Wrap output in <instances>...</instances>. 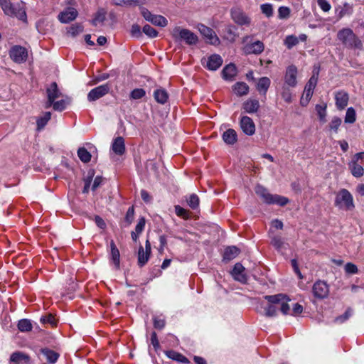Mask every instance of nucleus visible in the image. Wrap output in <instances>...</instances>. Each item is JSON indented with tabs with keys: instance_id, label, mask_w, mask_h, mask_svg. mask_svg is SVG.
<instances>
[{
	"instance_id": "a19ab883",
	"label": "nucleus",
	"mask_w": 364,
	"mask_h": 364,
	"mask_svg": "<svg viewBox=\"0 0 364 364\" xmlns=\"http://www.w3.org/2000/svg\"><path fill=\"white\" fill-rule=\"evenodd\" d=\"M18 328L21 332H28L32 330V324L28 319H21L18 321Z\"/></svg>"
},
{
	"instance_id": "e2e57ef3",
	"label": "nucleus",
	"mask_w": 364,
	"mask_h": 364,
	"mask_svg": "<svg viewBox=\"0 0 364 364\" xmlns=\"http://www.w3.org/2000/svg\"><path fill=\"white\" fill-rule=\"evenodd\" d=\"M145 224H146L145 218L144 217H141L139 219L137 224L135 227V231L137 232V233L141 234L144 229Z\"/></svg>"
},
{
	"instance_id": "39448f33",
	"label": "nucleus",
	"mask_w": 364,
	"mask_h": 364,
	"mask_svg": "<svg viewBox=\"0 0 364 364\" xmlns=\"http://www.w3.org/2000/svg\"><path fill=\"white\" fill-rule=\"evenodd\" d=\"M171 35L175 41L183 40L190 46L195 45L198 42V36L194 33L179 26H176L173 29Z\"/></svg>"
},
{
	"instance_id": "9d476101",
	"label": "nucleus",
	"mask_w": 364,
	"mask_h": 364,
	"mask_svg": "<svg viewBox=\"0 0 364 364\" xmlns=\"http://www.w3.org/2000/svg\"><path fill=\"white\" fill-rule=\"evenodd\" d=\"M5 14L12 16V17H16L19 20H21L23 21H26V14L25 9L23 5L19 4H11L10 3L7 6V10H5L4 11Z\"/></svg>"
},
{
	"instance_id": "a878e982",
	"label": "nucleus",
	"mask_w": 364,
	"mask_h": 364,
	"mask_svg": "<svg viewBox=\"0 0 364 364\" xmlns=\"http://www.w3.org/2000/svg\"><path fill=\"white\" fill-rule=\"evenodd\" d=\"M223 141L228 145H233L237 141V134L233 129H228L223 134Z\"/></svg>"
},
{
	"instance_id": "e433bc0d",
	"label": "nucleus",
	"mask_w": 364,
	"mask_h": 364,
	"mask_svg": "<svg viewBox=\"0 0 364 364\" xmlns=\"http://www.w3.org/2000/svg\"><path fill=\"white\" fill-rule=\"evenodd\" d=\"M349 166L353 176L359 178L363 176L364 168L361 165L358 164L356 161H352L349 164Z\"/></svg>"
},
{
	"instance_id": "6ab92c4d",
	"label": "nucleus",
	"mask_w": 364,
	"mask_h": 364,
	"mask_svg": "<svg viewBox=\"0 0 364 364\" xmlns=\"http://www.w3.org/2000/svg\"><path fill=\"white\" fill-rule=\"evenodd\" d=\"M77 11L74 8H68L65 11L60 12L58 15V19L61 23H68L76 18Z\"/></svg>"
},
{
	"instance_id": "c9c22d12",
	"label": "nucleus",
	"mask_w": 364,
	"mask_h": 364,
	"mask_svg": "<svg viewBox=\"0 0 364 364\" xmlns=\"http://www.w3.org/2000/svg\"><path fill=\"white\" fill-rule=\"evenodd\" d=\"M271 245L277 250L281 251L284 245V239L279 235H271Z\"/></svg>"
},
{
	"instance_id": "ea45409f",
	"label": "nucleus",
	"mask_w": 364,
	"mask_h": 364,
	"mask_svg": "<svg viewBox=\"0 0 364 364\" xmlns=\"http://www.w3.org/2000/svg\"><path fill=\"white\" fill-rule=\"evenodd\" d=\"M106 14L107 12L104 9H98L92 21V23L94 26H97V23L103 22L106 18Z\"/></svg>"
},
{
	"instance_id": "c756f323",
	"label": "nucleus",
	"mask_w": 364,
	"mask_h": 364,
	"mask_svg": "<svg viewBox=\"0 0 364 364\" xmlns=\"http://www.w3.org/2000/svg\"><path fill=\"white\" fill-rule=\"evenodd\" d=\"M240 253V250L235 246H230L225 248L223 253V260L230 261L235 258Z\"/></svg>"
},
{
	"instance_id": "f257e3e1",
	"label": "nucleus",
	"mask_w": 364,
	"mask_h": 364,
	"mask_svg": "<svg viewBox=\"0 0 364 364\" xmlns=\"http://www.w3.org/2000/svg\"><path fill=\"white\" fill-rule=\"evenodd\" d=\"M264 298L269 303L267 306L264 309L266 316H276L278 309H279L281 312L284 315L289 314L290 306L288 302L290 301V299L287 297V295L283 294H278L275 295H267L264 296Z\"/></svg>"
},
{
	"instance_id": "ddd939ff",
	"label": "nucleus",
	"mask_w": 364,
	"mask_h": 364,
	"mask_svg": "<svg viewBox=\"0 0 364 364\" xmlns=\"http://www.w3.org/2000/svg\"><path fill=\"white\" fill-rule=\"evenodd\" d=\"M198 31L205 38L208 43L212 45H218L220 43L219 38L217 36L215 32L212 28L203 24H199Z\"/></svg>"
},
{
	"instance_id": "f704fd0d",
	"label": "nucleus",
	"mask_w": 364,
	"mask_h": 364,
	"mask_svg": "<svg viewBox=\"0 0 364 364\" xmlns=\"http://www.w3.org/2000/svg\"><path fill=\"white\" fill-rule=\"evenodd\" d=\"M110 247H111V255H112V259L116 266L117 268H119V262H120V255L119 251L117 249V246L115 245V243L114 241H112L110 243Z\"/></svg>"
},
{
	"instance_id": "603ef678",
	"label": "nucleus",
	"mask_w": 364,
	"mask_h": 364,
	"mask_svg": "<svg viewBox=\"0 0 364 364\" xmlns=\"http://www.w3.org/2000/svg\"><path fill=\"white\" fill-rule=\"evenodd\" d=\"M298 43H299L298 38L296 36H292V35L287 36L284 40V44L289 49L291 48L293 46L298 44Z\"/></svg>"
},
{
	"instance_id": "dca6fc26",
	"label": "nucleus",
	"mask_w": 364,
	"mask_h": 364,
	"mask_svg": "<svg viewBox=\"0 0 364 364\" xmlns=\"http://www.w3.org/2000/svg\"><path fill=\"white\" fill-rule=\"evenodd\" d=\"M203 60L206 61L205 68L209 70H217L223 64V59L220 55L218 54L211 55L207 60L203 59L202 64L204 65Z\"/></svg>"
},
{
	"instance_id": "f03ea898",
	"label": "nucleus",
	"mask_w": 364,
	"mask_h": 364,
	"mask_svg": "<svg viewBox=\"0 0 364 364\" xmlns=\"http://www.w3.org/2000/svg\"><path fill=\"white\" fill-rule=\"evenodd\" d=\"M337 38L348 48L363 49L362 41L353 33V30L349 28L340 30L337 33Z\"/></svg>"
},
{
	"instance_id": "473e14b6",
	"label": "nucleus",
	"mask_w": 364,
	"mask_h": 364,
	"mask_svg": "<svg viewBox=\"0 0 364 364\" xmlns=\"http://www.w3.org/2000/svg\"><path fill=\"white\" fill-rule=\"evenodd\" d=\"M71 102V99L69 97H65V99L58 100V101H53V103L52 104L53 108L55 111L61 112L64 110L68 105H69Z\"/></svg>"
},
{
	"instance_id": "1a4fd4ad",
	"label": "nucleus",
	"mask_w": 364,
	"mask_h": 364,
	"mask_svg": "<svg viewBox=\"0 0 364 364\" xmlns=\"http://www.w3.org/2000/svg\"><path fill=\"white\" fill-rule=\"evenodd\" d=\"M312 293L315 298L324 299L329 294V286L326 282L318 280L313 285Z\"/></svg>"
},
{
	"instance_id": "2eb2a0df",
	"label": "nucleus",
	"mask_w": 364,
	"mask_h": 364,
	"mask_svg": "<svg viewBox=\"0 0 364 364\" xmlns=\"http://www.w3.org/2000/svg\"><path fill=\"white\" fill-rule=\"evenodd\" d=\"M240 128L242 132L248 136H252L255 132V125L253 120L247 117L243 116L240 121Z\"/></svg>"
},
{
	"instance_id": "6e6d98bb",
	"label": "nucleus",
	"mask_w": 364,
	"mask_h": 364,
	"mask_svg": "<svg viewBox=\"0 0 364 364\" xmlns=\"http://www.w3.org/2000/svg\"><path fill=\"white\" fill-rule=\"evenodd\" d=\"M317 82H318V76L313 75L309 80L308 82L306 84L304 88L314 91L316 86Z\"/></svg>"
},
{
	"instance_id": "b1692460",
	"label": "nucleus",
	"mask_w": 364,
	"mask_h": 364,
	"mask_svg": "<svg viewBox=\"0 0 364 364\" xmlns=\"http://www.w3.org/2000/svg\"><path fill=\"white\" fill-rule=\"evenodd\" d=\"M10 361L15 364H20L22 363L28 364L30 363V357L24 353L16 351L11 355Z\"/></svg>"
},
{
	"instance_id": "a211bd4d",
	"label": "nucleus",
	"mask_w": 364,
	"mask_h": 364,
	"mask_svg": "<svg viewBox=\"0 0 364 364\" xmlns=\"http://www.w3.org/2000/svg\"><path fill=\"white\" fill-rule=\"evenodd\" d=\"M245 270V267L240 263H236L231 273L235 280L245 284L247 281V277L244 273Z\"/></svg>"
},
{
	"instance_id": "4c0bfd02",
	"label": "nucleus",
	"mask_w": 364,
	"mask_h": 364,
	"mask_svg": "<svg viewBox=\"0 0 364 364\" xmlns=\"http://www.w3.org/2000/svg\"><path fill=\"white\" fill-rule=\"evenodd\" d=\"M116 6H132L143 4V0H112Z\"/></svg>"
},
{
	"instance_id": "0e129e2a",
	"label": "nucleus",
	"mask_w": 364,
	"mask_h": 364,
	"mask_svg": "<svg viewBox=\"0 0 364 364\" xmlns=\"http://www.w3.org/2000/svg\"><path fill=\"white\" fill-rule=\"evenodd\" d=\"M151 343L152 346H154V350L156 351H158L159 349L160 348V344H159V340L157 338L156 333L155 331L152 332V333H151Z\"/></svg>"
},
{
	"instance_id": "f3484780",
	"label": "nucleus",
	"mask_w": 364,
	"mask_h": 364,
	"mask_svg": "<svg viewBox=\"0 0 364 364\" xmlns=\"http://www.w3.org/2000/svg\"><path fill=\"white\" fill-rule=\"evenodd\" d=\"M297 68L295 65H289L287 67L284 81L285 84L290 87H295L297 84L296 81Z\"/></svg>"
},
{
	"instance_id": "72a5a7b5",
	"label": "nucleus",
	"mask_w": 364,
	"mask_h": 364,
	"mask_svg": "<svg viewBox=\"0 0 364 364\" xmlns=\"http://www.w3.org/2000/svg\"><path fill=\"white\" fill-rule=\"evenodd\" d=\"M50 118V112H46L43 114V116L38 117L36 119L37 130L41 131V129H43L46 127L47 123L49 122Z\"/></svg>"
},
{
	"instance_id": "4be33fe9",
	"label": "nucleus",
	"mask_w": 364,
	"mask_h": 364,
	"mask_svg": "<svg viewBox=\"0 0 364 364\" xmlns=\"http://www.w3.org/2000/svg\"><path fill=\"white\" fill-rule=\"evenodd\" d=\"M221 75L224 80L232 81L237 75L236 66L232 63L225 65L221 72Z\"/></svg>"
},
{
	"instance_id": "4d7b16f0",
	"label": "nucleus",
	"mask_w": 364,
	"mask_h": 364,
	"mask_svg": "<svg viewBox=\"0 0 364 364\" xmlns=\"http://www.w3.org/2000/svg\"><path fill=\"white\" fill-rule=\"evenodd\" d=\"M352 315V310L351 309L348 308L346 312L335 318V321L338 323H343L346 320H348Z\"/></svg>"
},
{
	"instance_id": "aec40b11",
	"label": "nucleus",
	"mask_w": 364,
	"mask_h": 364,
	"mask_svg": "<svg viewBox=\"0 0 364 364\" xmlns=\"http://www.w3.org/2000/svg\"><path fill=\"white\" fill-rule=\"evenodd\" d=\"M264 49V43L260 41H257L252 43L247 44L244 47V52L246 54H260Z\"/></svg>"
},
{
	"instance_id": "7c9ffc66",
	"label": "nucleus",
	"mask_w": 364,
	"mask_h": 364,
	"mask_svg": "<svg viewBox=\"0 0 364 364\" xmlns=\"http://www.w3.org/2000/svg\"><path fill=\"white\" fill-rule=\"evenodd\" d=\"M165 354L166 355V356L168 358H171L173 360H176V361H178V362H180L182 363H189V360L186 357H185L184 355H183L182 354H181L176 351H174L172 350H166L165 352Z\"/></svg>"
},
{
	"instance_id": "3c124183",
	"label": "nucleus",
	"mask_w": 364,
	"mask_h": 364,
	"mask_svg": "<svg viewBox=\"0 0 364 364\" xmlns=\"http://www.w3.org/2000/svg\"><path fill=\"white\" fill-rule=\"evenodd\" d=\"M282 97L283 100L287 102L290 103L291 102V92L290 89L287 87L286 85H284L282 87V91L281 92Z\"/></svg>"
},
{
	"instance_id": "423d86ee",
	"label": "nucleus",
	"mask_w": 364,
	"mask_h": 364,
	"mask_svg": "<svg viewBox=\"0 0 364 364\" xmlns=\"http://www.w3.org/2000/svg\"><path fill=\"white\" fill-rule=\"evenodd\" d=\"M9 57L16 63H25L28 59V50L21 46H14L9 50Z\"/></svg>"
},
{
	"instance_id": "c03bdc74",
	"label": "nucleus",
	"mask_w": 364,
	"mask_h": 364,
	"mask_svg": "<svg viewBox=\"0 0 364 364\" xmlns=\"http://www.w3.org/2000/svg\"><path fill=\"white\" fill-rule=\"evenodd\" d=\"M356 120V114L355 111L353 107L348 108L346 117H345V122L352 124L354 123Z\"/></svg>"
},
{
	"instance_id": "20e7f679",
	"label": "nucleus",
	"mask_w": 364,
	"mask_h": 364,
	"mask_svg": "<svg viewBox=\"0 0 364 364\" xmlns=\"http://www.w3.org/2000/svg\"><path fill=\"white\" fill-rule=\"evenodd\" d=\"M334 205L340 210H352L355 208L353 196L346 188L341 189L336 193Z\"/></svg>"
},
{
	"instance_id": "bf43d9fd",
	"label": "nucleus",
	"mask_w": 364,
	"mask_h": 364,
	"mask_svg": "<svg viewBox=\"0 0 364 364\" xmlns=\"http://www.w3.org/2000/svg\"><path fill=\"white\" fill-rule=\"evenodd\" d=\"M344 269H345L346 272L348 274H353L358 273V269L357 266L351 262H348L345 265Z\"/></svg>"
},
{
	"instance_id": "6e6552de",
	"label": "nucleus",
	"mask_w": 364,
	"mask_h": 364,
	"mask_svg": "<svg viewBox=\"0 0 364 364\" xmlns=\"http://www.w3.org/2000/svg\"><path fill=\"white\" fill-rule=\"evenodd\" d=\"M141 14L145 20L155 26L165 27L168 24V21L165 17L161 15L153 14L146 8L141 9Z\"/></svg>"
},
{
	"instance_id": "7ed1b4c3",
	"label": "nucleus",
	"mask_w": 364,
	"mask_h": 364,
	"mask_svg": "<svg viewBox=\"0 0 364 364\" xmlns=\"http://www.w3.org/2000/svg\"><path fill=\"white\" fill-rule=\"evenodd\" d=\"M255 191L263 202L267 204H277L280 206H284L289 203L287 198L279 195H272L261 185H257Z\"/></svg>"
},
{
	"instance_id": "680f3d73",
	"label": "nucleus",
	"mask_w": 364,
	"mask_h": 364,
	"mask_svg": "<svg viewBox=\"0 0 364 364\" xmlns=\"http://www.w3.org/2000/svg\"><path fill=\"white\" fill-rule=\"evenodd\" d=\"M317 3L321 9L324 12L329 11L331 8V4L327 0H317Z\"/></svg>"
},
{
	"instance_id": "412c9836",
	"label": "nucleus",
	"mask_w": 364,
	"mask_h": 364,
	"mask_svg": "<svg viewBox=\"0 0 364 364\" xmlns=\"http://www.w3.org/2000/svg\"><path fill=\"white\" fill-rule=\"evenodd\" d=\"M335 99L337 108L341 110L348 105L349 96L346 92L341 90L336 93Z\"/></svg>"
},
{
	"instance_id": "bb28decb",
	"label": "nucleus",
	"mask_w": 364,
	"mask_h": 364,
	"mask_svg": "<svg viewBox=\"0 0 364 364\" xmlns=\"http://www.w3.org/2000/svg\"><path fill=\"white\" fill-rule=\"evenodd\" d=\"M41 353L46 357L47 361L51 364L55 363L60 357L59 353L48 348H41Z\"/></svg>"
},
{
	"instance_id": "cd10ccee",
	"label": "nucleus",
	"mask_w": 364,
	"mask_h": 364,
	"mask_svg": "<svg viewBox=\"0 0 364 364\" xmlns=\"http://www.w3.org/2000/svg\"><path fill=\"white\" fill-rule=\"evenodd\" d=\"M271 81L267 77H262L259 79L257 83V90L261 94L266 95L269 86Z\"/></svg>"
},
{
	"instance_id": "f8f14e48",
	"label": "nucleus",
	"mask_w": 364,
	"mask_h": 364,
	"mask_svg": "<svg viewBox=\"0 0 364 364\" xmlns=\"http://www.w3.org/2000/svg\"><path fill=\"white\" fill-rule=\"evenodd\" d=\"M151 253V246L149 240L147 239L145 242V250L142 245H140L137 255L138 265L141 267H144L149 259Z\"/></svg>"
},
{
	"instance_id": "58836bf2",
	"label": "nucleus",
	"mask_w": 364,
	"mask_h": 364,
	"mask_svg": "<svg viewBox=\"0 0 364 364\" xmlns=\"http://www.w3.org/2000/svg\"><path fill=\"white\" fill-rule=\"evenodd\" d=\"M77 156L83 163H88L91 160L90 153L84 147H80L77 150Z\"/></svg>"
},
{
	"instance_id": "49530a36",
	"label": "nucleus",
	"mask_w": 364,
	"mask_h": 364,
	"mask_svg": "<svg viewBox=\"0 0 364 364\" xmlns=\"http://www.w3.org/2000/svg\"><path fill=\"white\" fill-rule=\"evenodd\" d=\"M174 208H175V213L178 217H181L185 220H187L190 218L189 212L186 209L181 207L178 205H175Z\"/></svg>"
},
{
	"instance_id": "2f4dec72",
	"label": "nucleus",
	"mask_w": 364,
	"mask_h": 364,
	"mask_svg": "<svg viewBox=\"0 0 364 364\" xmlns=\"http://www.w3.org/2000/svg\"><path fill=\"white\" fill-rule=\"evenodd\" d=\"M232 89L235 93L238 96H243L248 93L249 86L243 82H236L233 86Z\"/></svg>"
},
{
	"instance_id": "13d9d810",
	"label": "nucleus",
	"mask_w": 364,
	"mask_h": 364,
	"mask_svg": "<svg viewBox=\"0 0 364 364\" xmlns=\"http://www.w3.org/2000/svg\"><path fill=\"white\" fill-rule=\"evenodd\" d=\"M83 31V27L82 25L80 24H75V25H73L70 28V30H69V33L73 36H77V34L82 33Z\"/></svg>"
},
{
	"instance_id": "393cba45",
	"label": "nucleus",
	"mask_w": 364,
	"mask_h": 364,
	"mask_svg": "<svg viewBox=\"0 0 364 364\" xmlns=\"http://www.w3.org/2000/svg\"><path fill=\"white\" fill-rule=\"evenodd\" d=\"M242 108L247 113H255L259 108V102L257 100L250 99L243 103Z\"/></svg>"
},
{
	"instance_id": "8fccbe9b",
	"label": "nucleus",
	"mask_w": 364,
	"mask_h": 364,
	"mask_svg": "<svg viewBox=\"0 0 364 364\" xmlns=\"http://www.w3.org/2000/svg\"><path fill=\"white\" fill-rule=\"evenodd\" d=\"M134 218V206H131L127 211L124 222L126 223V225L129 226L132 224Z\"/></svg>"
},
{
	"instance_id": "c85d7f7f",
	"label": "nucleus",
	"mask_w": 364,
	"mask_h": 364,
	"mask_svg": "<svg viewBox=\"0 0 364 364\" xmlns=\"http://www.w3.org/2000/svg\"><path fill=\"white\" fill-rule=\"evenodd\" d=\"M154 97L158 103L164 105L168 99V94L165 89L159 88L154 91Z\"/></svg>"
},
{
	"instance_id": "09e8293b",
	"label": "nucleus",
	"mask_w": 364,
	"mask_h": 364,
	"mask_svg": "<svg viewBox=\"0 0 364 364\" xmlns=\"http://www.w3.org/2000/svg\"><path fill=\"white\" fill-rule=\"evenodd\" d=\"M146 95V92L142 88H136L134 89L130 93V98L133 100H139L144 97Z\"/></svg>"
},
{
	"instance_id": "864d4df0",
	"label": "nucleus",
	"mask_w": 364,
	"mask_h": 364,
	"mask_svg": "<svg viewBox=\"0 0 364 364\" xmlns=\"http://www.w3.org/2000/svg\"><path fill=\"white\" fill-rule=\"evenodd\" d=\"M260 8L262 14H264L267 17H270L272 16L273 8L272 4H264L261 5Z\"/></svg>"
},
{
	"instance_id": "a18cd8bd",
	"label": "nucleus",
	"mask_w": 364,
	"mask_h": 364,
	"mask_svg": "<svg viewBox=\"0 0 364 364\" xmlns=\"http://www.w3.org/2000/svg\"><path fill=\"white\" fill-rule=\"evenodd\" d=\"M199 202V198L195 193L191 194L189 196V198L187 199L188 205L193 210L196 209L198 207Z\"/></svg>"
},
{
	"instance_id": "5701e85b",
	"label": "nucleus",
	"mask_w": 364,
	"mask_h": 364,
	"mask_svg": "<svg viewBox=\"0 0 364 364\" xmlns=\"http://www.w3.org/2000/svg\"><path fill=\"white\" fill-rule=\"evenodd\" d=\"M112 149L117 155H123L125 152V144L123 137L115 138L112 144Z\"/></svg>"
},
{
	"instance_id": "79ce46f5",
	"label": "nucleus",
	"mask_w": 364,
	"mask_h": 364,
	"mask_svg": "<svg viewBox=\"0 0 364 364\" xmlns=\"http://www.w3.org/2000/svg\"><path fill=\"white\" fill-rule=\"evenodd\" d=\"M326 108H327L326 104L316 105V111L317 112V114L319 117L320 121L322 122H326Z\"/></svg>"
},
{
	"instance_id": "4468645a",
	"label": "nucleus",
	"mask_w": 364,
	"mask_h": 364,
	"mask_svg": "<svg viewBox=\"0 0 364 364\" xmlns=\"http://www.w3.org/2000/svg\"><path fill=\"white\" fill-rule=\"evenodd\" d=\"M48 101L46 104V108H49L52 106L53 101L61 95V92L58 87V84L53 82L50 84V87L46 89Z\"/></svg>"
},
{
	"instance_id": "5fc2aeb1",
	"label": "nucleus",
	"mask_w": 364,
	"mask_h": 364,
	"mask_svg": "<svg viewBox=\"0 0 364 364\" xmlns=\"http://www.w3.org/2000/svg\"><path fill=\"white\" fill-rule=\"evenodd\" d=\"M154 326L157 329H162L166 325V321L164 318L160 316H154Z\"/></svg>"
},
{
	"instance_id": "338daca9",
	"label": "nucleus",
	"mask_w": 364,
	"mask_h": 364,
	"mask_svg": "<svg viewBox=\"0 0 364 364\" xmlns=\"http://www.w3.org/2000/svg\"><path fill=\"white\" fill-rule=\"evenodd\" d=\"M290 10L288 7L282 6L279 9V18H284L289 16Z\"/></svg>"
},
{
	"instance_id": "0eeeda50",
	"label": "nucleus",
	"mask_w": 364,
	"mask_h": 364,
	"mask_svg": "<svg viewBox=\"0 0 364 364\" xmlns=\"http://www.w3.org/2000/svg\"><path fill=\"white\" fill-rule=\"evenodd\" d=\"M230 16L232 21L238 26H249L251 23V18L240 8H232L230 10Z\"/></svg>"
},
{
	"instance_id": "de8ad7c7",
	"label": "nucleus",
	"mask_w": 364,
	"mask_h": 364,
	"mask_svg": "<svg viewBox=\"0 0 364 364\" xmlns=\"http://www.w3.org/2000/svg\"><path fill=\"white\" fill-rule=\"evenodd\" d=\"M142 31L149 38H155L158 36V31L149 24L144 26Z\"/></svg>"
},
{
	"instance_id": "9b49d317",
	"label": "nucleus",
	"mask_w": 364,
	"mask_h": 364,
	"mask_svg": "<svg viewBox=\"0 0 364 364\" xmlns=\"http://www.w3.org/2000/svg\"><path fill=\"white\" fill-rule=\"evenodd\" d=\"M111 85L106 83L92 89L87 94V100L90 102L96 101L109 93Z\"/></svg>"
},
{
	"instance_id": "052dcab7",
	"label": "nucleus",
	"mask_w": 364,
	"mask_h": 364,
	"mask_svg": "<svg viewBox=\"0 0 364 364\" xmlns=\"http://www.w3.org/2000/svg\"><path fill=\"white\" fill-rule=\"evenodd\" d=\"M41 321L43 323H48L52 326H55L56 323L55 319L52 314H48V316H42L41 318Z\"/></svg>"
},
{
	"instance_id": "69168bd1",
	"label": "nucleus",
	"mask_w": 364,
	"mask_h": 364,
	"mask_svg": "<svg viewBox=\"0 0 364 364\" xmlns=\"http://www.w3.org/2000/svg\"><path fill=\"white\" fill-rule=\"evenodd\" d=\"M131 34L132 36L134 37H141V27L138 24H133L131 28Z\"/></svg>"
},
{
	"instance_id": "37998d69",
	"label": "nucleus",
	"mask_w": 364,
	"mask_h": 364,
	"mask_svg": "<svg viewBox=\"0 0 364 364\" xmlns=\"http://www.w3.org/2000/svg\"><path fill=\"white\" fill-rule=\"evenodd\" d=\"M342 120L338 117H333L328 124L329 130L334 133H337L339 127L341 125Z\"/></svg>"
},
{
	"instance_id": "774afa93",
	"label": "nucleus",
	"mask_w": 364,
	"mask_h": 364,
	"mask_svg": "<svg viewBox=\"0 0 364 364\" xmlns=\"http://www.w3.org/2000/svg\"><path fill=\"white\" fill-rule=\"evenodd\" d=\"M303 311V306L299 303H295L292 307L291 315L296 316L301 314Z\"/></svg>"
}]
</instances>
